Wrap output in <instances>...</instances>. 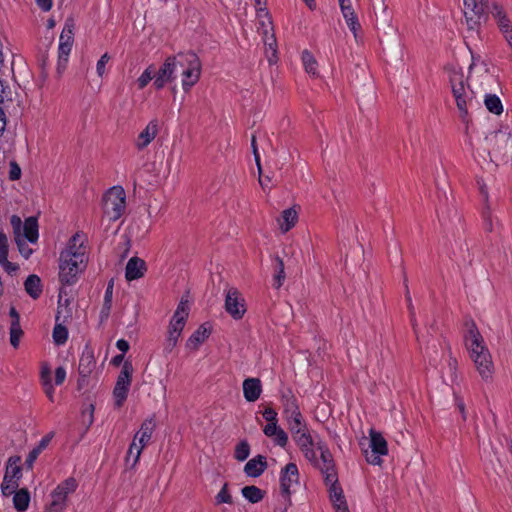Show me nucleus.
<instances>
[{
	"label": "nucleus",
	"instance_id": "nucleus-59",
	"mask_svg": "<svg viewBox=\"0 0 512 512\" xmlns=\"http://www.w3.org/2000/svg\"><path fill=\"white\" fill-rule=\"evenodd\" d=\"M40 453H41V452H40V451H39V449H37V448H33V449L29 452V454H28V456H27V458H26V461H25V466H26L28 469H32L33 464H34V462L36 461V459L38 458V456H39V454H40Z\"/></svg>",
	"mask_w": 512,
	"mask_h": 512
},
{
	"label": "nucleus",
	"instance_id": "nucleus-5",
	"mask_svg": "<svg viewBox=\"0 0 512 512\" xmlns=\"http://www.w3.org/2000/svg\"><path fill=\"white\" fill-rule=\"evenodd\" d=\"M133 371L132 363L126 360L122 366L120 374L118 375L116 385L113 390V397L117 408H120L127 399Z\"/></svg>",
	"mask_w": 512,
	"mask_h": 512
},
{
	"label": "nucleus",
	"instance_id": "nucleus-9",
	"mask_svg": "<svg viewBox=\"0 0 512 512\" xmlns=\"http://www.w3.org/2000/svg\"><path fill=\"white\" fill-rule=\"evenodd\" d=\"M487 140L493 143L492 151L496 155L503 157H512V135L508 129H500L486 137Z\"/></svg>",
	"mask_w": 512,
	"mask_h": 512
},
{
	"label": "nucleus",
	"instance_id": "nucleus-54",
	"mask_svg": "<svg viewBox=\"0 0 512 512\" xmlns=\"http://www.w3.org/2000/svg\"><path fill=\"white\" fill-rule=\"evenodd\" d=\"M458 362L456 358H454L451 353L449 354L448 368L450 371V381L454 383L457 379L456 371H457Z\"/></svg>",
	"mask_w": 512,
	"mask_h": 512
},
{
	"label": "nucleus",
	"instance_id": "nucleus-55",
	"mask_svg": "<svg viewBox=\"0 0 512 512\" xmlns=\"http://www.w3.org/2000/svg\"><path fill=\"white\" fill-rule=\"evenodd\" d=\"M274 441L277 445L281 447H285L288 442V436L287 433L282 429L279 428L276 434H274Z\"/></svg>",
	"mask_w": 512,
	"mask_h": 512
},
{
	"label": "nucleus",
	"instance_id": "nucleus-44",
	"mask_svg": "<svg viewBox=\"0 0 512 512\" xmlns=\"http://www.w3.org/2000/svg\"><path fill=\"white\" fill-rule=\"evenodd\" d=\"M302 62L307 73L316 75L317 61L308 50L302 52Z\"/></svg>",
	"mask_w": 512,
	"mask_h": 512
},
{
	"label": "nucleus",
	"instance_id": "nucleus-40",
	"mask_svg": "<svg viewBox=\"0 0 512 512\" xmlns=\"http://www.w3.org/2000/svg\"><path fill=\"white\" fill-rule=\"evenodd\" d=\"M136 441H137V435L134 436V439H133L132 443L130 444V447H129V450L127 453V457H126L127 465L129 464L130 459L133 458V461L131 463V468H134L135 465L138 463L140 455L144 448V447H142L141 444H139V443L137 444Z\"/></svg>",
	"mask_w": 512,
	"mask_h": 512
},
{
	"label": "nucleus",
	"instance_id": "nucleus-35",
	"mask_svg": "<svg viewBox=\"0 0 512 512\" xmlns=\"http://www.w3.org/2000/svg\"><path fill=\"white\" fill-rule=\"evenodd\" d=\"M281 218L283 222L280 223V229L286 233L297 223L298 213L294 208L285 209Z\"/></svg>",
	"mask_w": 512,
	"mask_h": 512
},
{
	"label": "nucleus",
	"instance_id": "nucleus-41",
	"mask_svg": "<svg viewBox=\"0 0 512 512\" xmlns=\"http://www.w3.org/2000/svg\"><path fill=\"white\" fill-rule=\"evenodd\" d=\"M73 44H66L64 42L59 43V56H58V73L61 74L62 71L66 68V64L68 62V56L71 52Z\"/></svg>",
	"mask_w": 512,
	"mask_h": 512
},
{
	"label": "nucleus",
	"instance_id": "nucleus-19",
	"mask_svg": "<svg viewBox=\"0 0 512 512\" xmlns=\"http://www.w3.org/2000/svg\"><path fill=\"white\" fill-rule=\"evenodd\" d=\"M59 278L63 285H72L77 280V275L84 270V268L76 265L73 267L65 261H60Z\"/></svg>",
	"mask_w": 512,
	"mask_h": 512
},
{
	"label": "nucleus",
	"instance_id": "nucleus-22",
	"mask_svg": "<svg viewBox=\"0 0 512 512\" xmlns=\"http://www.w3.org/2000/svg\"><path fill=\"white\" fill-rule=\"evenodd\" d=\"M262 386L258 378H247L243 382L244 397L248 402H255L261 395Z\"/></svg>",
	"mask_w": 512,
	"mask_h": 512
},
{
	"label": "nucleus",
	"instance_id": "nucleus-62",
	"mask_svg": "<svg viewBox=\"0 0 512 512\" xmlns=\"http://www.w3.org/2000/svg\"><path fill=\"white\" fill-rule=\"evenodd\" d=\"M21 177V169L16 162L10 163L9 179L18 180Z\"/></svg>",
	"mask_w": 512,
	"mask_h": 512
},
{
	"label": "nucleus",
	"instance_id": "nucleus-31",
	"mask_svg": "<svg viewBox=\"0 0 512 512\" xmlns=\"http://www.w3.org/2000/svg\"><path fill=\"white\" fill-rule=\"evenodd\" d=\"M369 447L374 451L380 454H387L388 447L387 441L382 436L380 432L375 431L374 429L370 430V444Z\"/></svg>",
	"mask_w": 512,
	"mask_h": 512
},
{
	"label": "nucleus",
	"instance_id": "nucleus-11",
	"mask_svg": "<svg viewBox=\"0 0 512 512\" xmlns=\"http://www.w3.org/2000/svg\"><path fill=\"white\" fill-rule=\"evenodd\" d=\"M188 67L182 71L184 77L182 81L183 89L187 92L192 86H194L201 74V62L196 54H189L186 58Z\"/></svg>",
	"mask_w": 512,
	"mask_h": 512
},
{
	"label": "nucleus",
	"instance_id": "nucleus-13",
	"mask_svg": "<svg viewBox=\"0 0 512 512\" xmlns=\"http://www.w3.org/2000/svg\"><path fill=\"white\" fill-rule=\"evenodd\" d=\"M189 314L188 302L181 300L170 321L168 333L180 337Z\"/></svg>",
	"mask_w": 512,
	"mask_h": 512
},
{
	"label": "nucleus",
	"instance_id": "nucleus-34",
	"mask_svg": "<svg viewBox=\"0 0 512 512\" xmlns=\"http://www.w3.org/2000/svg\"><path fill=\"white\" fill-rule=\"evenodd\" d=\"M241 493L252 504L259 503L265 496V491L254 485L243 487Z\"/></svg>",
	"mask_w": 512,
	"mask_h": 512
},
{
	"label": "nucleus",
	"instance_id": "nucleus-51",
	"mask_svg": "<svg viewBox=\"0 0 512 512\" xmlns=\"http://www.w3.org/2000/svg\"><path fill=\"white\" fill-rule=\"evenodd\" d=\"M288 426L292 435L299 434L300 431L306 430V424L303 420V417L300 419H295V421H291L290 423H288Z\"/></svg>",
	"mask_w": 512,
	"mask_h": 512
},
{
	"label": "nucleus",
	"instance_id": "nucleus-14",
	"mask_svg": "<svg viewBox=\"0 0 512 512\" xmlns=\"http://www.w3.org/2000/svg\"><path fill=\"white\" fill-rule=\"evenodd\" d=\"M468 71L471 79H481L479 82V88L483 92L489 90L491 85L496 82L495 76L489 72L485 63H483V67L476 71L474 56H472V63L470 64Z\"/></svg>",
	"mask_w": 512,
	"mask_h": 512
},
{
	"label": "nucleus",
	"instance_id": "nucleus-56",
	"mask_svg": "<svg viewBox=\"0 0 512 512\" xmlns=\"http://www.w3.org/2000/svg\"><path fill=\"white\" fill-rule=\"evenodd\" d=\"M8 257V241L7 237L0 233V260H5Z\"/></svg>",
	"mask_w": 512,
	"mask_h": 512
},
{
	"label": "nucleus",
	"instance_id": "nucleus-3",
	"mask_svg": "<svg viewBox=\"0 0 512 512\" xmlns=\"http://www.w3.org/2000/svg\"><path fill=\"white\" fill-rule=\"evenodd\" d=\"M489 0H464V17L469 30H478L491 13Z\"/></svg>",
	"mask_w": 512,
	"mask_h": 512
},
{
	"label": "nucleus",
	"instance_id": "nucleus-8",
	"mask_svg": "<svg viewBox=\"0 0 512 512\" xmlns=\"http://www.w3.org/2000/svg\"><path fill=\"white\" fill-rule=\"evenodd\" d=\"M299 483V471L295 463H288L282 468L280 473V490L281 495L285 498L286 504L283 512H286L287 507L291 505V490L290 488Z\"/></svg>",
	"mask_w": 512,
	"mask_h": 512
},
{
	"label": "nucleus",
	"instance_id": "nucleus-64",
	"mask_svg": "<svg viewBox=\"0 0 512 512\" xmlns=\"http://www.w3.org/2000/svg\"><path fill=\"white\" fill-rule=\"evenodd\" d=\"M279 428L280 427L277 426V422H271L264 427L263 432L266 436L273 437Z\"/></svg>",
	"mask_w": 512,
	"mask_h": 512
},
{
	"label": "nucleus",
	"instance_id": "nucleus-57",
	"mask_svg": "<svg viewBox=\"0 0 512 512\" xmlns=\"http://www.w3.org/2000/svg\"><path fill=\"white\" fill-rule=\"evenodd\" d=\"M382 454L378 452H374L372 449L370 452L365 451V457L368 463L373 465H380L382 463V460L380 458Z\"/></svg>",
	"mask_w": 512,
	"mask_h": 512
},
{
	"label": "nucleus",
	"instance_id": "nucleus-46",
	"mask_svg": "<svg viewBox=\"0 0 512 512\" xmlns=\"http://www.w3.org/2000/svg\"><path fill=\"white\" fill-rule=\"evenodd\" d=\"M250 453V445L246 440L241 441L235 448L234 457L238 461H244L248 458Z\"/></svg>",
	"mask_w": 512,
	"mask_h": 512
},
{
	"label": "nucleus",
	"instance_id": "nucleus-10",
	"mask_svg": "<svg viewBox=\"0 0 512 512\" xmlns=\"http://www.w3.org/2000/svg\"><path fill=\"white\" fill-rule=\"evenodd\" d=\"M225 310L234 319H241L245 312V300L241 297L237 288L231 287L226 291Z\"/></svg>",
	"mask_w": 512,
	"mask_h": 512
},
{
	"label": "nucleus",
	"instance_id": "nucleus-26",
	"mask_svg": "<svg viewBox=\"0 0 512 512\" xmlns=\"http://www.w3.org/2000/svg\"><path fill=\"white\" fill-rule=\"evenodd\" d=\"M329 497L336 512H349L343 489L340 485L329 488Z\"/></svg>",
	"mask_w": 512,
	"mask_h": 512
},
{
	"label": "nucleus",
	"instance_id": "nucleus-21",
	"mask_svg": "<svg viewBox=\"0 0 512 512\" xmlns=\"http://www.w3.org/2000/svg\"><path fill=\"white\" fill-rule=\"evenodd\" d=\"M267 469L266 457L263 455H257L250 459L244 466V472L249 477H259Z\"/></svg>",
	"mask_w": 512,
	"mask_h": 512
},
{
	"label": "nucleus",
	"instance_id": "nucleus-38",
	"mask_svg": "<svg viewBox=\"0 0 512 512\" xmlns=\"http://www.w3.org/2000/svg\"><path fill=\"white\" fill-rule=\"evenodd\" d=\"M484 104L491 113L500 115L503 112L502 102L495 94L486 93L484 96Z\"/></svg>",
	"mask_w": 512,
	"mask_h": 512
},
{
	"label": "nucleus",
	"instance_id": "nucleus-16",
	"mask_svg": "<svg viewBox=\"0 0 512 512\" xmlns=\"http://www.w3.org/2000/svg\"><path fill=\"white\" fill-rule=\"evenodd\" d=\"M10 223L15 234V241L18 246V250L25 259H28L30 255L33 253V250L28 246L26 242L27 240H25L21 236V218L18 217L17 215H13L11 217Z\"/></svg>",
	"mask_w": 512,
	"mask_h": 512
},
{
	"label": "nucleus",
	"instance_id": "nucleus-63",
	"mask_svg": "<svg viewBox=\"0 0 512 512\" xmlns=\"http://www.w3.org/2000/svg\"><path fill=\"white\" fill-rule=\"evenodd\" d=\"M263 417L268 423L278 421L277 412L271 407L265 408V410L263 411Z\"/></svg>",
	"mask_w": 512,
	"mask_h": 512
},
{
	"label": "nucleus",
	"instance_id": "nucleus-17",
	"mask_svg": "<svg viewBox=\"0 0 512 512\" xmlns=\"http://www.w3.org/2000/svg\"><path fill=\"white\" fill-rule=\"evenodd\" d=\"M147 271L146 262L139 257H132L128 260L125 269V278L127 281L142 278Z\"/></svg>",
	"mask_w": 512,
	"mask_h": 512
},
{
	"label": "nucleus",
	"instance_id": "nucleus-37",
	"mask_svg": "<svg viewBox=\"0 0 512 512\" xmlns=\"http://www.w3.org/2000/svg\"><path fill=\"white\" fill-rule=\"evenodd\" d=\"M480 192L483 195V197L485 199V202H486V205H485V207L483 209V212H482V217H483V221H484V227H485V230L487 232H492L493 231L492 214H491L490 206L488 204V192H487L486 187L485 186H481L480 187Z\"/></svg>",
	"mask_w": 512,
	"mask_h": 512
},
{
	"label": "nucleus",
	"instance_id": "nucleus-23",
	"mask_svg": "<svg viewBox=\"0 0 512 512\" xmlns=\"http://www.w3.org/2000/svg\"><path fill=\"white\" fill-rule=\"evenodd\" d=\"M80 244L78 246V249L71 250L66 249L60 254V261H65L66 263H69L73 267H76V265L85 268V251L81 247Z\"/></svg>",
	"mask_w": 512,
	"mask_h": 512
},
{
	"label": "nucleus",
	"instance_id": "nucleus-52",
	"mask_svg": "<svg viewBox=\"0 0 512 512\" xmlns=\"http://www.w3.org/2000/svg\"><path fill=\"white\" fill-rule=\"evenodd\" d=\"M258 31L262 34L263 39L268 38L270 35L269 33H274L273 29V22L271 21V24H268V20H260L258 22Z\"/></svg>",
	"mask_w": 512,
	"mask_h": 512
},
{
	"label": "nucleus",
	"instance_id": "nucleus-12",
	"mask_svg": "<svg viewBox=\"0 0 512 512\" xmlns=\"http://www.w3.org/2000/svg\"><path fill=\"white\" fill-rule=\"evenodd\" d=\"M96 368V360L94 357L93 350L86 346L82 352L80 357L78 371H79V379H78V388L81 389L83 386L87 385L88 377L92 374L94 369Z\"/></svg>",
	"mask_w": 512,
	"mask_h": 512
},
{
	"label": "nucleus",
	"instance_id": "nucleus-60",
	"mask_svg": "<svg viewBox=\"0 0 512 512\" xmlns=\"http://www.w3.org/2000/svg\"><path fill=\"white\" fill-rule=\"evenodd\" d=\"M256 16L257 19L260 20H268V24H271V14L267 10V7H257L256 8Z\"/></svg>",
	"mask_w": 512,
	"mask_h": 512
},
{
	"label": "nucleus",
	"instance_id": "nucleus-32",
	"mask_svg": "<svg viewBox=\"0 0 512 512\" xmlns=\"http://www.w3.org/2000/svg\"><path fill=\"white\" fill-rule=\"evenodd\" d=\"M29 503L30 493L28 489L22 488L17 491L15 490L13 497V505L18 512H25L28 509Z\"/></svg>",
	"mask_w": 512,
	"mask_h": 512
},
{
	"label": "nucleus",
	"instance_id": "nucleus-47",
	"mask_svg": "<svg viewBox=\"0 0 512 512\" xmlns=\"http://www.w3.org/2000/svg\"><path fill=\"white\" fill-rule=\"evenodd\" d=\"M215 503L216 505H220L223 503L226 504H232L233 499L229 492L228 483H225L222 487V489L219 491V493L215 497Z\"/></svg>",
	"mask_w": 512,
	"mask_h": 512
},
{
	"label": "nucleus",
	"instance_id": "nucleus-50",
	"mask_svg": "<svg viewBox=\"0 0 512 512\" xmlns=\"http://www.w3.org/2000/svg\"><path fill=\"white\" fill-rule=\"evenodd\" d=\"M154 76L155 70L153 66H149L137 80L139 89L145 88L147 84L154 78Z\"/></svg>",
	"mask_w": 512,
	"mask_h": 512
},
{
	"label": "nucleus",
	"instance_id": "nucleus-36",
	"mask_svg": "<svg viewBox=\"0 0 512 512\" xmlns=\"http://www.w3.org/2000/svg\"><path fill=\"white\" fill-rule=\"evenodd\" d=\"M177 68L176 58L168 57L157 74L171 82L174 80V72Z\"/></svg>",
	"mask_w": 512,
	"mask_h": 512
},
{
	"label": "nucleus",
	"instance_id": "nucleus-6",
	"mask_svg": "<svg viewBox=\"0 0 512 512\" xmlns=\"http://www.w3.org/2000/svg\"><path fill=\"white\" fill-rule=\"evenodd\" d=\"M21 458L19 456L10 457L7 463L6 472L1 484V491L4 496H9L19 487V480L22 476L19 465Z\"/></svg>",
	"mask_w": 512,
	"mask_h": 512
},
{
	"label": "nucleus",
	"instance_id": "nucleus-29",
	"mask_svg": "<svg viewBox=\"0 0 512 512\" xmlns=\"http://www.w3.org/2000/svg\"><path fill=\"white\" fill-rule=\"evenodd\" d=\"M113 288H114V279H111L108 282L107 288L105 291L104 302H103L102 309H101L100 315H99L100 323L105 322L110 315V311H111V307H112Z\"/></svg>",
	"mask_w": 512,
	"mask_h": 512
},
{
	"label": "nucleus",
	"instance_id": "nucleus-1",
	"mask_svg": "<svg viewBox=\"0 0 512 512\" xmlns=\"http://www.w3.org/2000/svg\"><path fill=\"white\" fill-rule=\"evenodd\" d=\"M466 331L464 333V342L469 351L470 358L474 362L475 368L483 380L492 378L494 365L491 354L484 342L473 319L465 320Z\"/></svg>",
	"mask_w": 512,
	"mask_h": 512
},
{
	"label": "nucleus",
	"instance_id": "nucleus-30",
	"mask_svg": "<svg viewBox=\"0 0 512 512\" xmlns=\"http://www.w3.org/2000/svg\"><path fill=\"white\" fill-rule=\"evenodd\" d=\"M25 291L33 299L40 297L42 293L41 279L35 275H29L24 282Z\"/></svg>",
	"mask_w": 512,
	"mask_h": 512
},
{
	"label": "nucleus",
	"instance_id": "nucleus-61",
	"mask_svg": "<svg viewBox=\"0 0 512 512\" xmlns=\"http://www.w3.org/2000/svg\"><path fill=\"white\" fill-rule=\"evenodd\" d=\"M179 337L168 333L164 351L170 353L177 345Z\"/></svg>",
	"mask_w": 512,
	"mask_h": 512
},
{
	"label": "nucleus",
	"instance_id": "nucleus-48",
	"mask_svg": "<svg viewBox=\"0 0 512 512\" xmlns=\"http://www.w3.org/2000/svg\"><path fill=\"white\" fill-rule=\"evenodd\" d=\"M23 335V330L20 324H11L10 325V343L14 348H17L20 343L21 336Z\"/></svg>",
	"mask_w": 512,
	"mask_h": 512
},
{
	"label": "nucleus",
	"instance_id": "nucleus-4",
	"mask_svg": "<svg viewBox=\"0 0 512 512\" xmlns=\"http://www.w3.org/2000/svg\"><path fill=\"white\" fill-rule=\"evenodd\" d=\"M103 213L110 221L118 220L126 209V194L121 186L110 188L103 196Z\"/></svg>",
	"mask_w": 512,
	"mask_h": 512
},
{
	"label": "nucleus",
	"instance_id": "nucleus-2",
	"mask_svg": "<svg viewBox=\"0 0 512 512\" xmlns=\"http://www.w3.org/2000/svg\"><path fill=\"white\" fill-rule=\"evenodd\" d=\"M445 72L460 117L465 120L470 109L480 107V102L476 96L477 92L467 83L468 78H465L461 67L448 64L445 66Z\"/></svg>",
	"mask_w": 512,
	"mask_h": 512
},
{
	"label": "nucleus",
	"instance_id": "nucleus-43",
	"mask_svg": "<svg viewBox=\"0 0 512 512\" xmlns=\"http://www.w3.org/2000/svg\"><path fill=\"white\" fill-rule=\"evenodd\" d=\"M313 465H315L317 468L322 470V468H333L334 461L332 458V454L330 453L329 449H324L323 451H320V460L316 457V462H311Z\"/></svg>",
	"mask_w": 512,
	"mask_h": 512
},
{
	"label": "nucleus",
	"instance_id": "nucleus-20",
	"mask_svg": "<svg viewBox=\"0 0 512 512\" xmlns=\"http://www.w3.org/2000/svg\"><path fill=\"white\" fill-rule=\"evenodd\" d=\"M342 15L350 28V30L353 32L355 39L357 40V32L361 29V25L358 21V17L352 7L351 1L345 4H339Z\"/></svg>",
	"mask_w": 512,
	"mask_h": 512
},
{
	"label": "nucleus",
	"instance_id": "nucleus-25",
	"mask_svg": "<svg viewBox=\"0 0 512 512\" xmlns=\"http://www.w3.org/2000/svg\"><path fill=\"white\" fill-rule=\"evenodd\" d=\"M210 333V329H208L205 324L200 325L188 338L186 347L192 351L198 350L199 346L209 337Z\"/></svg>",
	"mask_w": 512,
	"mask_h": 512
},
{
	"label": "nucleus",
	"instance_id": "nucleus-15",
	"mask_svg": "<svg viewBox=\"0 0 512 512\" xmlns=\"http://www.w3.org/2000/svg\"><path fill=\"white\" fill-rule=\"evenodd\" d=\"M294 440L309 462H316V452L313 450L314 438L308 430L293 435Z\"/></svg>",
	"mask_w": 512,
	"mask_h": 512
},
{
	"label": "nucleus",
	"instance_id": "nucleus-33",
	"mask_svg": "<svg viewBox=\"0 0 512 512\" xmlns=\"http://www.w3.org/2000/svg\"><path fill=\"white\" fill-rule=\"evenodd\" d=\"M265 46V55L270 65L276 64L278 61L277 56V41L274 33H271L268 38L263 39Z\"/></svg>",
	"mask_w": 512,
	"mask_h": 512
},
{
	"label": "nucleus",
	"instance_id": "nucleus-39",
	"mask_svg": "<svg viewBox=\"0 0 512 512\" xmlns=\"http://www.w3.org/2000/svg\"><path fill=\"white\" fill-rule=\"evenodd\" d=\"M274 271H275V274L273 277V280H274L273 286L276 289H279L283 285L284 280L286 278L284 262H283V259L280 258L279 256L275 257Z\"/></svg>",
	"mask_w": 512,
	"mask_h": 512
},
{
	"label": "nucleus",
	"instance_id": "nucleus-7",
	"mask_svg": "<svg viewBox=\"0 0 512 512\" xmlns=\"http://www.w3.org/2000/svg\"><path fill=\"white\" fill-rule=\"evenodd\" d=\"M77 488V482L74 478H68L52 492V501L48 507V512H63L66 507V499L69 494Z\"/></svg>",
	"mask_w": 512,
	"mask_h": 512
},
{
	"label": "nucleus",
	"instance_id": "nucleus-18",
	"mask_svg": "<svg viewBox=\"0 0 512 512\" xmlns=\"http://www.w3.org/2000/svg\"><path fill=\"white\" fill-rule=\"evenodd\" d=\"M159 131V124L157 120H151L146 128L139 134L135 146L138 150H143L147 147L156 137Z\"/></svg>",
	"mask_w": 512,
	"mask_h": 512
},
{
	"label": "nucleus",
	"instance_id": "nucleus-45",
	"mask_svg": "<svg viewBox=\"0 0 512 512\" xmlns=\"http://www.w3.org/2000/svg\"><path fill=\"white\" fill-rule=\"evenodd\" d=\"M53 340L57 345H62L67 341L68 330L62 324H56L53 329Z\"/></svg>",
	"mask_w": 512,
	"mask_h": 512
},
{
	"label": "nucleus",
	"instance_id": "nucleus-28",
	"mask_svg": "<svg viewBox=\"0 0 512 512\" xmlns=\"http://www.w3.org/2000/svg\"><path fill=\"white\" fill-rule=\"evenodd\" d=\"M22 238L28 240L31 243H35L38 239V223L35 217H29L25 219L22 224L21 231Z\"/></svg>",
	"mask_w": 512,
	"mask_h": 512
},
{
	"label": "nucleus",
	"instance_id": "nucleus-58",
	"mask_svg": "<svg viewBox=\"0 0 512 512\" xmlns=\"http://www.w3.org/2000/svg\"><path fill=\"white\" fill-rule=\"evenodd\" d=\"M110 59V56L108 53H104L101 58L98 60L97 62V65H96V69H97V73L100 77H102L105 73V66L107 64V62L109 61Z\"/></svg>",
	"mask_w": 512,
	"mask_h": 512
},
{
	"label": "nucleus",
	"instance_id": "nucleus-27",
	"mask_svg": "<svg viewBox=\"0 0 512 512\" xmlns=\"http://www.w3.org/2000/svg\"><path fill=\"white\" fill-rule=\"evenodd\" d=\"M155 426L156 423L153 417L146 419L142 423L140 430L136 433L137 441L142 445V447H145L149 443Z\"/></svg>",
	"mask_w": 512,
	"mask_h": 512
},
{
	"label": "nucleus",
	"instance_id": "nucleus-24",
	"mask_svg": "<svg viewBox=\"0 0 512 512\" xmlns=\"http://www.w3.org/2000/svg\"><path fill=\"white\" fill-rule=\"evenodd\" d=\"M491 14L495 18L504 36L512 33L511 22L508 19L506 13L504 12L503 8L498 3H492Z\"/></svg>",
	"mask_w": 512,
	"mask_h": 512
},
{
	"label": "nucleus",
	"instance_id": "nucleus-42",
	"mask_svg": "<svg viewBox=\"0 0 512 512\" xmlns=\"http://www.w3.org/2000/svg\"><path fill=\"white\" fill-rule=\"evenodd\" d=\"M74 20L72 18L66 19L64 28L61 32L59 43L73 44L74 41Z\"/></svg>",
	"mask_w": 512,
	"mask_h": 512
},
{
	"label": "nucleus",
	"instance_id": "nucleus-49",
	"mask_svg": "<svg viewBox=\"0 0 512 512\" xmlns=\"http://www.w3.org/2000/svg\"><path fill=\"white\" fill-rule=\"evenodd\" d=\"M322 474L325 476V483L329 486V488H333L334 486L340 485L337 478V473L335 471V467L331 469L322 468L320 470Z\"/></svg>",
	"mask_w": 512,
	"mask_h": 512
},
{
	"label": "nucleus",
	"instance_id": "nucleus-53",
	"mask_svg": "<svg viewBox=\"0 0 512 512\" xmlns=\"http://www.w3.org/2000/svg\"><path fill=\"white\" fill-rule=\"evenodd\" d=\"M283 406H284V411H283L284 415L286 413H290L292 411L295 412V411L299 410L296 399L293 396L286 397Z\"/></svg>",
	"mask_w": 512,
	"mask_h": 512
}]
</instances>
